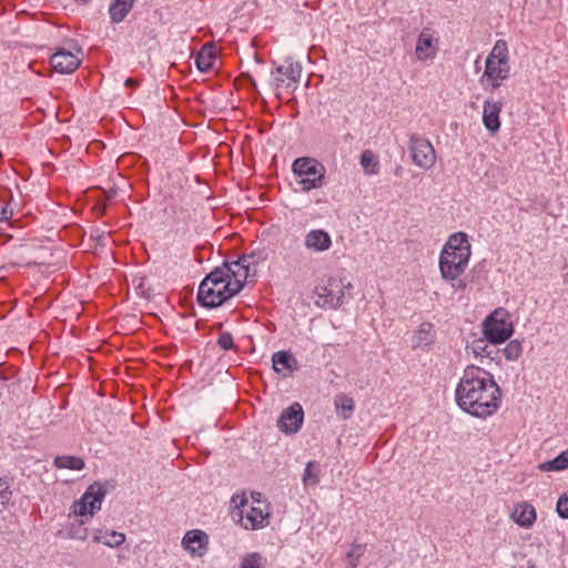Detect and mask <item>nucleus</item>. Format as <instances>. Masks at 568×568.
I'll use <instances>...</instances> for the list:
<instances>
[{
	"label": "nucleus",
	"mask_w": 568,
	"mask_h": 568,
	"mask_svg": "<svg viewBox=\"0 0 568 568\" xmlns=\"http://www.w3.org/2000/svg\"><path fill=\"white\" fill-rule=\"evenodd\" d=\"M456 402L464 412L478 418H487L498 410L501 390L489 372L469 365L456 387Z\"/></svg>",
	"instance_id": "1"
},
{
	"label": "nucleus",
	"mask_w": 568,
	"mask_h": 568,
	"mask_svg": "<svg viewBox=\"0 0 568 568\" xmlns=\"http://www.w3.org/2000/svg\"><path fill=\"white\" fill-rule=\"evenodd\" d=\"M470 247L467 234L458 232L448 237L440 252V275L455 290H464L466 287V282L460 276L467 268L471 254Z\"/></svg>",
	"instance_id": "2"
},
{
	"label": "nucleus",
	"mask_w": 568,
	"mask_h": 568,
	"mask_svg": "<svg viewBox=\"0 0 568 568\" xmlns=\"http://www.w3.org/2000/svg\"><path fill=\"white\" fill-rule=\"evenodd\" d=\"M226 268L215 267L201 282L197 292L199 303L209 308L222 305L224 302L237 294L227 280Z\"/></svg>",
	"instance_id": "3"
},
{
	"label": "nucleus",
	"mask_w": 568,
	"mask_h": 568,
	"mask_svg": "<svg viewBox=\"0 0 568 568\" xmlns=\"http://www.w3.org/2000/svg\"><path fill=\"white\" fill-rule=\"evenodd\" d=\"M251 497L253 499V504L247 510L244 508L247 506L248 500L245 494H236L231 498V505L236 516H239V521L241 526L245 529H261L268 525L270 518V507L268 504L262 500L261 493H252Z\"/></svg>",
	"instance_id": "4"
},
{
	"label": "nucleus",
	"mask_w": 568,
	"mask_h": 568,
	"mask_svg": "<svg viewBox=\"0 0 568 568\" xmlns=\"http://www.w3.org/2000/svg\"><path fill=\"white\" fill-rule=\"evenodd\" d=\"M509 71L507 43L498 40L486 59L485 72L480 81L483 83L487 79L493 89H497L509 77Z\"/></svg>",
	"instance_id": "5"
},
{
	"label": "nucleus",
	"mask_w": 568,
	"mask_h": 568,
	"mask_svg": "<svg viewBox=\"0 0 568 568\" xmlns=\"http://www.w3.org/2000/svg\"><path fill=\"white\" fill-rule=\"evenodd\" d=\"M293 173L296 175V183L304 192L318 189L324 184L325 168L313 158H298L293 162Z\"/></svg>",
	"instance_id": "6"
},
{
	"label": "nucleus",
	"mask_w": 568,
	"mask_h": 568,
	"mask_svg": "<svg viewBox=\"0 0 568 568\" xmlns=\"http://www.w3.org/2000/svg\"><path fill=\"white\" fill-rule=\"evenodd\" d=\"M509 318L508 311L498 307L484 321L483 332L489 343L501 344L509 339L514 333V326Z\"/></svg>",
	"instance_id": "7"
},
{
	"label": "nucleus",
	"mask_w": 568,
	"mask_h": 568,
	"mask_svg": "<svg viewBox=\"0 0 568 568\" xmlns=\"http://www.w3.org/2000/svg\"><path fill=\"white\" fill-rule=\"evenodd\" d=\"M352 288V284L344 283L337 277H329L326 283L315 287L317 296L315 303L321 307L336 308L344 302L345 290Z\"/></svg>",
	"instance_id": "8"
},
{
	"label": "nucleus",
	"mask_w": 568,
	"mask_h": 568,
	"mask_svg": "<svg viewBox=\"0 0 568 568\" xmlns=\"http://www.w3.org/2000/svg\"><path fill=\"white\" fill-rule=\"evenodd\" d=\"M408 149L413 163L423 169L429 170L436 163V152L429 140L417 133L409 135Z\"/></svg>",
	"instance_id": "9"
},
{
	"label": "nucleus",
	"mask_w": 568,
	"mask_h": 568,
	"mask_svg": "<svg viewBox=\"0 0 568 568\" xmlns=\"http://www.w3.org/2000/svg\"><path fill=\"white\" fill-rule=\"evenodd\" d=\"M272 77L274 90L277 91L285 88L294 91L302 77V65L288 57L284 60L283 64H280L272 71Z\"/></svg>",
	"instance_id": "10"
},
{
	"label": "nucleus",
	"mask_w": 568,
	"mask_h": 568,
	"mask_svg": "<svg viewBox=\"0 0 568 568\" xmlns=\"http://www.w3.org/2000/svg\"><path fill=\"white\" fill-rule=\"evenodd\" d=\"M106 495L105 487L100 483L90 485L81 499L73 505V513L78 516L93 515L101 508L102 500Z\"/></svg>",
	"instance_id": "11"
},
{
	"label": "nucleus",
	"mask_w": 568,
	"mask_h": 568,
	"mask_svg": "<svg viewBox=\"0 0 568 568\" xmlns=\"http://www.w3.org/2000/svg\"><path fill=\"white\" fill-rule=\"evenodd\" d=\"M220 268L229 270L227 280L230 278V283L237 293L243 288L247 277L253 275L251 263L247 262V257L243 256L233 262H224Z\"/></svg>",
	"instance_id": "12"
},
{
	"label": "nucleus",
	"mask_w": 568,
	"mask_h": 568,
	"mask_svg": "<svg viewBox=\"0 0 568 568\" xmlns=\"http://www.w3.org/2000/svg\"><path fill=\"white\" fill-rule=\"evenodd\" d=\"M303 420V408L301 404L294 403L281 413L277 419V427L285 434H295L301 429Z\"/></svg>",
	"instance_id": "13"
},
{
	"label": "nucleus",
	"mask_w": 568,
	"mask_h": 568,
	"mask_svg": "<svg viewBox=\"0 0 568 568\" xmlns=\"http://www.w3.org/2000/svg\"><path fill=\"white\" fill-rule=\"evenodd\" d=\"M182 547L192 557H203L209 549V536L200 529L190 530L182 538Z\"/></svg>",
	"instance_id": "14"
},
{
	"label": "nucleus",
	"mask_w": 568,
	"mask_h": 568,
	"mask_svg": "<svg viewBox=\"0 0 568 568\" xmlns=\"http://www.w3.org/2000/svg\"><path fill=\"white\" fill-rule=\"evenodd\" d=\"M415 53L418 60H433L437 53V40L428 28H424L416 42Z\"/></svg>",
	"instance_id": "15"
},
{
	"label": "nucleus",
	"mask_w": 568,
	"mask_h": 568,
	"mask_svg": "<svg viewBox=\"0 0 568 568\" xmlns=\"http://www.w3.org/2000/svg\"><path fill=\"white\" fill-rule=\"evenodd\" d=\"M50 62L57 72L68 74L78 69L81 60L70 51L59 50L51 57Z\"/></svg>",
	"instance_id": "16"
},
{
	"label": "nucleus",
	"mask_w": 568,
	"mask_h": 568,
	"mask_svg": "<svg viewBox=\"0 0 568 568\" xmlns=\"http://www.w3.org/2000/svg\"><path fill=\"white\" fill-rule=\"evenodd\" d=\"M503 103L486 100L483 106V123L490 133H496L500 129V119Z\"/></svg>",
	"instance_id": "17"
},
{
	"label": "nucleus",
	"mask_w": 568,
	"mask_h": 568,
	"mask_svg": "<svg viewBox=\"0 0 568 568\" xmlns=\"http://www.w3.org/2000/svg\"><path fill=\"white\" fill-rule=\"evenodd\" d=\"M304 245L307 250L320 253L331 247L332 239L324 230H312L305 235Z\"/></svg>",
	"instance_id": "18"
},
{
	"label": "nucleus",
	"mask_w": 568,
	"mask_h": 568,
	"mask_svg": "<svg viewBox=\"0 0 568 568\" xmlns=\"http://www.w3.org/2000/svg\"><path fill=\"white\" fill-rule=\"evenodd\" d=\"M273 369L286 377L292 372L297 369V361L296 358L288 352L280 351L273 354L272 356Z\"/></svg>",
	"instance_id": "19"
},
{
	"label": "nucleus",
	"mask_w": 568,
	"mask_h": 568,
	"mask_svg": "<svg viewBox=\"0 0 568 568\" xmlns=\"http://www.w3.org/2000/svg\"><path fill=\"white\" fill-rule=\"evenodd\" d=\"M511 518L519 526L529 528L536 521V510L531 505L527 503H520L515 506L511 513Z\"/></svg>",
	"instance_id": "20"
},
{
	"label": "nucleus",
	"mask_w": 568,
	"mask_h": 568,
	"mask_svg": "<svg viewBox=\"0 0 568 568\" xmlns=\"http://www.w3.org/2000/svg\"><path fill=\"white\" fill-rule=\"evenodd\" d=\"M436 338V332L434 329V325L430 323H422L418 329L415 332L413 336V347L414 348H425L430 346Z\"/></svg>",
	"instance_id": "21"
},
{
	"label": "nucleus",
	"mask_w": 568,
	"mask_h": 568,
	"mask_svg": "<svg viewBox=\"0 0 568 568\" xmlns=\"http://www.w3.org/2000/svg\"><path fill=\"white\" fill-rule=\"evenodd\" d=\"M135 0H112L109 7L110 19L113 23L122 22L133 8Z\"/></svg>",
	"instance_id": "22"
},
{
	"label": "nucleus",
	"mask_w": 568,
	"mask_h": 568,
	"mask_svg": "<svg viewBox=\"0 0 568 568\" xmlns=\"http://www.w3.org/2000/svg\"><path fill=\"white\" fill-rule=\"evenodd\" d=\"M216 60V54L212 48L203 47L195 55V65L201 72H207L212 69Z\"/></svg>",
	"instance_id": "23"
},
{
	"label": "nucleus",
	"mask_w": 568,
	"mask_h": 568,
	"mask_svg": "<svg viewBox=\"0 0 568 568\" xmlns=\"http://www.w3.org/2000/svg\"><path fill=\"white\" fill-rule=\"evenodd\" d=\"M93 542L95 544H103L108 547H119L125 541V536L122 532L118 531H104V532H98L92 538Z\"/></svg>",
	"instance_id": "24"
},
{
	"label": "nucleus",
	"mask_w": 568,
	"mask_h": 568,
	"mask_svg": "<svg viewBox=\"0 0 568 568\" xmlns=\"http://www.w3.org/2000/svg\"><path fill=\"white\" fill-rule=\"evenodd\" d=\"M334 405L337 415L344 420L351 417L355 407L354 399L345 394H338L335 396Z\"/></svg>",
	"instance_id": "25"
},
{
	"label": "nucleus",
	"mask_w": 568,
	"mask_h": 568,
	"mask_svg": "<svg viewBox=\"0 0 568 568\" xmlns=\"http://www.w3.org/2000/svg\"><path fill=\"white\" fill-rule=\"evenodd\" d=\"M568 468V449L561 452L557 457L551 460L544 462L538 465L541 471H560Z\"/></svg>",
	"instance_id": "26"
},
{
	"label": "nucleus",
	"mask_w": 568,
	"mask_h": 568,
	"mask_svg": "<svg viewBox=\"0 0 568 568\" xmlns=\"http://www.w3.org/2000/svg\"><path fill=\"white\" fill-rule=\"evenodd\" d=\"M361 165L364 172L368 175H374L378 173L379 163L375 156V154L371 150H365L361 154Z\"/></svg>",
	"instance_id": "27"
},
{
	"label": "nucleus",
	"mask_w": 568,
	"mask_h": 568,
	"mask_svg": "<svg viewBox=\"0 0 568 568\" xmlns=\"http://www.w3.org/2000/svg\"><path fill=\"white\" fill-rule=\"evenodd\" d=\"M54 466L58 468L81 470L84 468V460L75 456H58L54 459Z\"/></svg>",
	"instance_id": "28"
},
{
	"label": "nucleus",
	"mask_w": 568,
	"mask_h": 568,
	"mask_svg": "<svg viewBox=\"0 0 568 568\" xmlns=\"http://www.w3.org/2000/svg\"><path fill=\"white\" fill-rule=\"evenodd\" d=\"M303 483L312 486L320 483V465L316 462L307 463L303 475Z\"/></svg>",
	"instance_id": "29"
},
{
	"label": "nucleus",
	"mask_w": 568,
	"mask_h": 568,
	"mask_svg": "<svg viewBox=\"0 0 568 568\" xmlns=\"http://www.w3.org/2000/svg\"><path fill=\"white\" fill-rule=\"evenodd\" d=\"M10 487L11 478L8 476H0V505L2 508H6L12 498Z\"/></svg>",
	"instance_id": "30"
},
{
	"label": "nucleus",
	"mask_w": 568,
	"mask_h": 568,
	"mask_svg": "<svg viewBox=\"0 0 568 568\" xmlns=\"http://www.w3.org/2000/svg\"><path fill=\"white\" fill-rule=\"evenodd\" d=\"M466 349L467 352H471L476 357H488L490 355L486 337L474 341Z\"/></svg>",
	"instance_id": "31"
},
{
	"label": "nucleus",
	"mask_w": 568,
	"mask_h": 568,
	"mask_svg": "<svg viewBox=\"0 0 568 568\" xmlns=\"http://www.w3.org/2000/svg\"><path fill=\"white\" fill-rule=\"evenodd\" d=\"M265 558L258 552L246 554L240 564L239 568H262Z\"/></svg>",
	"instance_id": "32"
},
{
	"label": "nucleus",
	"mask_w": 568,
	"mask_h": 568,
	"mask_svg": "<svg viewBox=\"0 0 568 568\" xmlns=\"http://www.w3.org/2000/svg\"><path fill=\"white\" fill-rule=\"evenodd\" d=\"M523 353V344L519 339L510 341L504 348V355L507 361H516Z\"/></svg>",
	"instance_id": "33"
},
{
	"label": "nucleus",
	"mask_w": 568,
	"mask_h": 568,
	"mask_svg": "<svg viewBox=\"0 0 568 568\" xmlns=\"http://www.w3.org/2000/svg\"><path fill=\"white\" fill-rule=\"evenodd\" d=\"M243 257H247V262L251 263V267L253 270V275L256 274V266L261 263L266 261L267 253L264 250L253 251L250 254L242 255Z\"/></svg>",
	"instance_id": "34"
},
{
	"label": "nucleus",
	"mask_w": 568,
	"mask_h": 568,
	"mask_svg": "<svg viewBox=\"0 0 568 568\" xmlns=\"http://www.w3.org/2000/svg\"><path fill=\"white\" fill-rule=\"evenodd\" d=\"M364 555V546L363 545H353L349 551L347 552V558L349 559V564L353 568L358 565V559Z\"/></svg>",
	"instance_id": "35"
},
{
	"label": "nucleus",
	"mask_w": 568,
	"mask_h": 568,
	"mask_svg": "<svg viewBox=\"0 0 568 568\" xmlns=\"http://www.w3.org/2000/svg\"><path fill=\"white\" fill-rule=\"evenodd\" d=\"M217 345L224 351H230V349L235 348L232 334L229 332L221 333L217 338Z\"/></svg>",
	"instance_id": "36"
},
{
	"label": "nucleus",
	"mask_w": 568,
	"mask_h": 568,
	"mask_svg": "<svg viewBox=\"0 0 568 568\" xmlns=\"http://www.w3.org/2000/svg\"><path fill=\"white\" fill-rule=\"evenodd\" d=\"M556 509L561 518H568V491L559 497Z\"/></svg>",
	"instance_id": "37"
},
{
	"label": "nucleus",
	"mask_w": 568,
	"mask_h": 568,
	"mask_svg": "<svg viewBox=\"0 0 568 568\" xmlns=\"http://www.w3.org/2000/svg\"><path fill=\"white\" fill-rule=\"evenodd\" d=\"M70 536H71V538H74V539L84 540L87 538L88 534H87L85 529L79 528L78 530H71Z\"/></svg>",
	"instance_id": "38"
},
{
	"label": "nucleus",
	"mask_w": 568,
	"mask_h": 568,
	"mask_svg": "<svg viewBox=\"0 0 568 568\" xmlns=\"http://www.w3.org/2000/svg\"><path fill=\"white\" fill-rule=\"evenodd\" d=\"M11 215L12 212L10 210H8L7 207H2L0 210V222L8 221Z\"/></svg>",
	"instance_id": "39"
},
{
	"label": "nucleus",
	"mask_w": 568,
	"mask_h": 568,
	"mask_svg": "<svg viewBox=\"0 0 568 568\" xmlns=\"http://www.w3.org/2000/svg\"><path fill=\"white\" fill-rule=\"evenodd\" d=\"M125 85L126 87H134V85H136V82H135V80L129 78V79L125 80Z\"/></svg>",
	"instance_id": "40"
}]
</instances>
